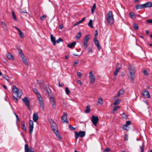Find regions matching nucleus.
Wrapping results in <instances>:
<instances>
[{
  "instance_id": "nucleus-1",
  "label": "nucleus",
  "mask_w": 152,
  "mask_h": 152,
  "mask_svg": "<svg viewBox=\"0 0 152 152\" xmlns=\"http://www.w3.org/2000/svg\"><path fill=\"white\" fill-rule=\"evenodd\" d=\"M106 20L110 25H112L113 23L114 19L111 11H110L107 13L106 15Z\"/></svg>"
},
{
  "instance_id": "nucleus-2",
  "label": "nucleus",
  "mask_w": 152,
  "mask_h": 152,
  "mask_svg": "<svg viewBox=\"0 0 152 152\" xmlns=\"http://www.w3.org/2000/svg\"><path fill=\"white\" fill-rule=\"evenodd\" d=\"M50 126L52 130L56 134L57 137L59 139H61L62 137L60 136V133L57 129V126L56 124L55 123L51 125Z\"/></svg>"
},
{
  "instance_id": "nucleus-3",
  "label": "nucleus",
  "mask_w": 152,
  "mask_h": 152,
  "mask_svg": "<svg viewBox=\"0 0 152 152\" xmlns=\"http://www.w3.org/2000/svg\"><path fill=\"white\" fill-rule=\"evenodd\" d=\"M12 91L17 97L20 98L22 94V92L21 90L18 89L15 86H13L12 88Z\"/></svg>"
},
{
  "instance_id": "nucleus-4",
  "label": "nucleus",
  "mask_w": 152,
  "mask_h": 152,
  "mask_svg": "<svg viewBox=\"0 0 152 152\" xmlns=\"http://www.w3.org/2000/svg\"><path fill=\"white\" fill-rule=\"evenodd\" d=\"M75 138L77 140L79 137H84L86 135V132L85 131H80L79 133L75 132Z\"/></svg>"
},
{
  "instance_id": "nucleus-5",
  "label": "nucleus",
  "mask_w": 152,
  "mask_h": 152,
  "mask_svg": "<svg viewBox=\"0 0 152 152\" xmlns=\"http://www.w3.org/2000/svg\"><path fill=\"white\" fill-rule=\"evenodd\" d=\"M37 98L40 107L42 108V110H44V105L43 99L41 96L40 95H38Z\"/></svg>"
},
{
  "instance_id": "nucleus-6",
  "label": "nucleus",
  "mask_w": 152,
  "mask_h": 152,
  "mask_svg": "<svg viewBox=\"0 0 152 152\" xmlns=\"http://www.w3.org/2000/svg\"><path fill=\"white\" fill-rule=\"evenodd\" d=\"M99 121V118L97 116H95L94 115H92L91 121L94 126H96L97 125Z\"/></svg>"
},
{
  "instance_id": "nucleus-7",
  "label": "nucleus",
  "mask_w": 152,
  "mask_h": 152,
  "mask_svg": "<svg viewBox=\"0 0 152 152\" xmlns=\"http://www.w3.org/2000/svg\"><path fill=\"white\" fill-rule=\"evenodd\" d=\"M89 39V35H86L84 39L83 48L84 49H86L88 46V43Z\"/></svg>"
},
{
  "instance_id": "nucleus-8",
  "label": "nucleus",
  "mask_w": 152,
  "mask_h": 152,
  "mask_svg": "<svg viewBox=\"0 0 152 152\" xmlns=\"http://www.w3.org/2000/svg\"><path fill=\"white\" fill-rule=\"evenodd\" d=\"M29 132L30 134H31L33 132V129H34V122L32 120H30L29 121Z\"/></svg>"
},
{
  "instance_id": "nucleus-9",
  "label": "nucleus",
  "mask_w": 152,
  "mask_h": 152,
  "mask_svg": "<svg viewBox=\"0 0 152 152\" xmlns=\"http://www.w3.org/2000/svg\"><path fill=\"white\" fill-rule=\"evenodd\" d=\"M89 77L90 79V82L92 83H94L95 80V77L91 71L89 73Z\"/></svg>"
},
{
  "instance_id": "nucleus-10",
  "label": "nucleus",
  "mask_w": 152,
  "mask_h": 152,
  "mask_svg": "<svg viewBox=\"0 0 152 152\" xmlns=\"http://www.w3.org/2000/svg\"><path fill=\"white\" fill-rule=\"evenodd\" d=\"M22 101L25 104L28 108L30 109V102L28 97H25L22 99Z\"/></svg>"
},
{
  "instance_id": "nucleus-11",
  "label": "nucleus",
  "mask_w": 152,
  "mask_h": 152,
  "mask_svg": "<svg viewBox=\"0 0 152 152\" xmlns=\"http://www.w3.org/2000/svg\"><path fill=\"white\" fill-rule=\"evenodd\" d=\"M96 38V37H95L94 39V42L95 45L97 46L98 50H99L101 49V47L98 41V40Z\"/></svg>"
},
{
  "instance_id": "nucleus-12",
  "label": "nucleus",
  "mask_w": 152,
  "mask_h": 152,
  "mask_svg": "<svg viewBox=\"0 0 152 152\" xmlns=\"http://www.w3.org/2000/svg\"><path fill=\"white\" fill-rule=\"evenodd\" d=\"M61 119L63 123L66 122L67 123H69V121H67L66 114H64L62 115L61 117Z\"/></svg>"
},
{
  "instance_id": "nucleus-13",
  "label": "nucleus",
  "mask_w": 152,
  "mask_h": 152,
  "mask_svg": "<svg viewBox=\"0 0 152 152\" xmlns=\"http://www.w3.org/2000/svg\"><path fill=\"white\" fill-rule=\"evenodd\" d=\"M142 95L147 98H150V95L149 92L145 90H144V92Z\"/></svg>"
},
{
  "instance_id": "nucleus-14",
  "label": "nucleus",
  "mask_w": 152,
  "mask_h": 152,
  "mask_svg": "<svg viewBox=\"0 0 152 152\" xmlns=\"http://www.w3.org/2000/svg\"><path fill=\"white\" fill-rule=\"evenodd\" d=\"M143 4L144 8L150 7H152V3L151 2H148Z\"/></svg>"
},
{
  "instance_id": "nucleus-15",
  "label": "nucleus",
  "mask_w": 152,
  "mask_h": 152,
  "mask_svg": "<svg viewBox=\"0 0 152 152\" xmlns=\"http://www.w3.org/2000/svg\"><path fill=\"white\" fill-rule=\"evenodd\" d=\"M76 44V42H73L71 43L68 44L67 45V47L71 49H73L74 48Z\"/></svg>"
},
{
  "instance_id": "nucleus-16",
  "label": "nucleus",
  "mask_w": 152,
  "mask_h": 152,
  "mask_svg": "<svg viewBox=\"0 0 152 152\" xmlns=\"http://www.w3.org/2000/svg\"><path fill=\"white\" fill-rule=\"evenodd\" d=\"M135 7L137 10L144 8V4H138L136 5Z\"/></svg>"
},
{
  "instance_id": "nucleus-17",
  "label": "nucleus",
  "mask_w": 152,
  "mask_h": 152,
  "mask_svg": "<svg viewBox=\"0 0 152 152\" xmlns=\"http://www.w3.org/2000/svg\"><path fill=\"white\" fill-rule=\"evenodd\" d=\"M50 39L52 42L53 43V45L54 46L56 45V38L52 34H50Z\"/></svg>"
},
{
  "instance_id": "nucleus-18",
  "label": "nucleus",
  "mask_w": 152,
  "mask_h": 152,
  "mask_svg": "<svg viewBox=\"0 0 152 152\" xmlns=\"http://www.w3.org/2000/svg\"><path fill=\"white\" fill-rule=\"evenodd\" d=\"M128 68L129 72H135V67L134 66H133L129 65L128 67Z\"/></svg>"
},
{
  "instance_id": "nucleus-19",
  "label": "nucleus",
  "mask_w": 152,
  "mask_h": 152,
  "mask_svg": "<svg viewBox=\"0 0 152 152\" xmlns=\"http://www.w3.org/2000/svg\"><path fill=\"white\" fill-rule=\"evenodd\" d=\"M22 58V60L23 62L27 65H28V64L26 58L25 57V56L24 55L23 56H22L20 57Z\"/></svg>"
},
{
  "instance_id": "nucleus-20",
  "label": "nucleus",
  "mask_w": 152,
  "mask_h": 152,
  "mask_svg": "<svg viewBox=\"0 0 152 152\" xmlns=\"http://www.w3.org/2000/svg\"><path fill=\"white\" fill-rule=\"evenodd\" d=\"M38 114L36 113H34L33 115V120L35 122H36L38 120Z\"/></svg>"
},
{
  "instance_id": "nucleus-21",
  "label": "nucleus",
  "mask_w": 152,
  "mask_h": 152,
  "mask_svg": "<svg viewBox=\"0 0 152 152\" xmlns=\"http://www.w3.org/2000/svg\"><path fill=\"white\" fill-rule=\"evenodd\" d=\"M131 79L130 80L132 82L133 81V79L135 77V72H129Z\"/></svg>"
},
{
  "instance_id": "nucleus-22",
  "label": "nucleus",
  "mask_w": 152,
  "mask_h": 152,
  "mask_svg": "<svg viewBox=\"0 0 152 152\" xmlns=\"http://www.w3.org/2000/svg\"><path fill=\"white\" fill-rule=\"evenodd\" d=\"M131 122L130 121H126V124H125V125H123V127H122V128L124 130H127V129L126 128H124V127L125 126V127H127L128 126V125H129L130 124H131Z\"/></svg>"
},
{
  "instance_id": "nucleus-23",
  "label": "nucleus",
  "mask_w": 152,
  "mask_h": 152,
  "mask_svg": "<svg viewBox=\"0 0 152 152\" xmlns=\"http://www.w3.org/2000/svg\"><path fill=\"white\" fill-rule=\"evenodd\" d=\"M1 26L4 29L5 31L7 30V26L6 23L3 22H2L1 23Z\"/></svg>"
},
{
  "instance_id": "nucleus-24",
  "label": "nucleus",
  "mask_w": 152,
  "mask_h": 152,
  "mask_svg": "<svg viewBox=\"0 0 152 152\" xmlns=\"http://www.w3.org/2000/svg\"><path fill=\"white\" fill-rule=\"evenodd\" d=\"M7 58L10 59L12 60L13 59V56L10 53H8L6 54Z\"/></svg>"
},
{
  "instance_id": "nucleus-25",
  "label": "nucleus",
  "mask_w": 152,
  "mask_h": 152,
  "mask_svg": "<svg viewBox=\"0 0 152 152\" xmlns=\"http://www.w3.org/2000/svg\"><path fill=\"white\" fill-rule=\"evenodd\" d=\"M21 126H22V129L24 131H26V128L25 126V123L24 121H23L22 122H21Z\"/></svg>"
},
{
  "instance_id": "nucleus-26",
  "label": "nucleus",
  "mask_w": 152,
  "mask_h": 152,
  "mask_svg": "<svg viewBox=\"0 0 152 152\" xmlns=\"http://www.w3.org/2000/svg\"><path fill=\"white\" fill-rule=\"evenodd\" d=\"M3 78L8 82L10 80V79L8 76L6 75L5 74H3L2 75Z\"/></svg>"
},
{
  "instance_id": "nucleus-27",
  "label": "nucleus",
  "mask_w": 152,
  "mask_h": 152,
  "mask_svg": "<svg viewBox=\"0 0 152 152\" xmlns=\"http://www.w3.org/2000/svg\"><path fill=\"white\" fill-rule=\"evenodd\" d=\"M129 16L132 19H135L136 18V16L133 12H132L129 13Z\"/></svg>"
},
{
  "instance_id": "nucleus-28",
  "label": "nucleus",
  "mask_w": 152,
  "mask_h": 152,
  "mask_svg": "<svg viewBox=\"0 0 152 152\" xmlns=\"http://www.w3.org/2000/svg\"><path fill=\"white\" fill-rule=\"evenodd\" d=\"M96 8V5L95 3H94L92 6V8L91 10V12L92 14H94V10H95Z\"/></svg>"
},
{
  "instance_id": "nucleus-29",
  "label": "nucleus",
  "mask_w": 152,
  "mask_h": 152,
  "mask_svg": "<svg viewBox=\"0 0 152 152\" xmlns=\"http://www.w3.org/2000/svg\"><path fill=\"white\" fill-rule=\"evenodd\" d=\"M18 50L19 53L20 55V57L22 56H23L24 55L22 52V50L19 48H18Z\"/></svg>"
},
{
  "instance_id": "nucleus-30",
  "label": "nucleus",
  "mask_w": 152,
  "mask_h": 152,
  "mask_svg": "<svg viewBox=\"0 0 152 152\" xmlns=\"http://www.w3.org/2000/svg\"><path fill=\"white\" fill-rule=\"evenodd\" d=\"M124 93V90L123 89H121L118 92V96H119L123 94Z\"/></svg>"
},
{
  "instance_id": "nucleus-31",
  "label": "nucleus",
  "mask_w": 152,
  "mask_h": 152,
  "mask_svg": "<svg viewBox=\"0 0 152 152\" xmlns=\"http://www.w3.org/2000/svg\"><path fill=\"white\" fill-rule=\"evenodd\" d=\"M93 21L91 19L90 20L89 22L88 23V26L91 28H93V26L92 25Z\"/></svg>"
},
{
  "instance_id": "nucleus-32",
  "label": "nucleus",
  "mask_w": 152,
  "mask_h": 152,
  "mask_svg": "<svg viewBox=\"0 0 152 152\" xmlns=\"http://www.w3.org/2000/svg\"><path fill=\"white\" fill-rule=\"evenodd\" d=\"M90 107L89 105L86 106V109L85 110V112L86 113H88L90 112Z\"/></svg>"
},
{
  "instance_id": "nucleus-33",
  "label": "nucleus",
  "mask_w": 152,
  "mask_h": 152,
  "mask_svg": "<svg viewBox=\"0 0 152 152\" xmlns=\"http://www.w3.org/2000/svg\"><path fill=\"white\" fill-rule=\"evenodd\" d=\"M29 148L27 144H26L25 146V151L26 152H29Z\"/></svg>"
},
{
  "instance_id": "nucleus-34",
  "label": "nucleus",
  "mask_w": 152,
  "mask_h": 152,
  "mask_svg": "<svg viewBox=\"0 0 152 152\" xmlns=\"http://www.w3.org/2000/svg\"><path fill=\"white\" fill-rule=\"evenodd\" d=\"M50 103L51 104L56 103V102L55 101V99L54 98H53L52 96H50Z\"/></svg>"
},
{
  "instance_id": "nucleus-35",
  "label": "nucleus",
  "mask_w": 152,
  "mask_h": 152,
  "mask_svg": "<svg viewBox=\"0 0 152 152\" xmlns=\"http://www.w3.org/2000/svg\"><path fill=\"white\" fill-rule=\"evenodd\" d=\"M19 34L20 37L22 38H23L24 37V34L23 33L20 31L19 30Z\"/></svg>"
},
{
  "instance_id": "nucleus-36",
  "label": "nucleus",
  "mask_w": 152,
  "mask_h": 152,
  "mask_svg": "<svg viewBox=\"0 0 152 152\" xmlns=\"http://www.w3.org/2000/svg\"><path fill=\"white\" fill-rule=\"evenodd\" d=\"M98 102L99 104H102L103 103V101L102 100V98H100L98 100Z\"/></svg>"
},
{
  "instance_id": "nucleus-37",
  "label": "nucleus",
  "mask_w": 152,
  "mask_h": 152,
  "mask_svg": "<svg viewBox=\"0 0 152 152\" xmlns=\"http://www.w3.org/2000/svg\"><path fill=\"white\" fill-rule=\"evenodd\" d=\"M33 91L34 92V93H35L37 95V96L38 95H40L39 92L38 91L36 88H33Z\"/></svg>"
},
{
  "instance_id": "nucleus-38",
  "label": "nucleus",
  "mask_w": 152,
  "mask_h": 152,
  "mask_svg": "<svg viewBox=\"0 0 152 152\" xmlns=\"http://www.w3.org/2000/svg\"><path fill=\"white\" fill-rule=\"evenodd\" d=\"M81 32H79L78 33L77 35L76 38L77 39H79L81 37Z\"/></svg>"
},
{
  "instance_id": "nucleus-39",
  "label": "nucleus",
  "mask_w": 152,
  "mask_h": 152,
  "mask_svg": "<svg viewBox=\"0 0 152 152\" xmlns=\"http://www.w3.org/2000/svg\"><path fill=\"white\" fill-rule=\"evenodd\" d=\"M12 16L14 19L15 20H17V18L14 12L13 11H12Z\"/></svg>"
},
{
  "instance_id": "nucleus-40",
  "label": "nucleus",
  "mask_w": 152,
  "mask_h": 152,
  "mask_svg": "<svg viewBox=\"0 0 152 152\" xmlns=\"http://www.w3.org/2000/svg\"><path fill=\"white\" fill-rule=\"evenodd\" d=\"M133 27L134 28L135 30H137L138 29V26L137 24L136 23H134L133 25Z\"/></svg>"
},
{
  "instance_id": "nucleus-41",
  "label": "nucleus",
  "mask_w": 152,
  "mask_h": 152,
  "mask_svg": "<svg viewBox=\"0 0 152 152\" xmlns=\"http://www.w3.org/2000/svg\"><path fill=\"white\" fill-rule=\"evenodd\" d=\"M65 91L66 94L68 95L70 93V91L69 90L68 88L66 87L65 88Z\"/></svg>"
},
{
  "instance_id": "nucleus-42",
  "label": "nucleus",
  "mask_w": 152,
  "mask_h": 152,
  "mask_svg": "<svg viewBox=\"0 0 152 152\" xmlns=\"http://www.w3.org/2000/svg\"><path fill=\"white\" fill-rule=\"evenodd\" d=\"M120 102V100L118 99L115 101V102L113 103L114 105H116L119 104Z\"/></svg>"
},
{
  "instance_id": "nucleus-43",
  "label": "nucleus",
  "mask_w": 152,
  "mask_h": 152,
  "mask_svg": "<svg viewBox=\"0 0 152 152\" xmlns=\"http://www.w3.org/2000/svg\"><path fill=\"white\" fill-rule=\"evenodd\" d=\"M61 42H63V40L61 38H59L58 40L56 41V42L57 43H59Z\"/></svg>"
},
{
  "instance_id": "nucleus-44",
  "label": "nucleus",
  "mask_w": 152,
  "mask_h": 152,
  "mask_svg": "<svg viewBox=\"0 0 152 152\" xmlns=\"http://www.w3.org/2000/svg\"><path fill=\"white\" fill-rule=\"evenodd\" d=\"M119 108H120V107L119 106H115L113 110V112L112 113H113L115 111L117 110Z\"/></svg>"
},
{
  "instance_id": "nucleus-45",
  "label": "nucleus",
  "mask_w": 152,
  "mask_h": 152,
  "mask_svg": "<svg viewBox=\"0 0 152 152\" xmlns=\"http://www.w3.org/2000/svg\"><path fill=\"white\" fill-rule=\"evenodd\" d=\"M92 48L90 47H89L88 48V53H92Z\"/></svg>"
},
{
  "instance_id": "nucleus-46",
  "label": "nucleus",
  "mask_w": 152,
  "mask_h": 152,
  "mask_svg": "<svg viewBox=\"0 0 152 152\" xmlns=\"http://www.w3.org/2000/svg\"><path fill=\"white\" fill-rule=\"evenodd\" d=\"M144 143L143 142L142 145L140 146L141 150H144Z\"/></svg>"
},
{
  "instance_id": "nucleus-47",
  "label": "nucleus",
  "mask_w": 152,
  "mask_h": 152,
  "mask_svg": "<svg viewBox=\"0 0 152 152\" xmlns=\"http://www.w3.org/2000/svg\"><path fill=\"white\" fill-rule=\"evenodd\" d=\"M117 69L119 68V69H120L121 68V65L120 64L118 63L117 65Z\"/></svg>"
},
{
  "instance_id": "nucleus-48",
  "label": "nucleus",
  "mask_w": 152,
  "mask_h": 152,
  "mask_svg": "<svg viewBox=\"0 0 152 152\" xmlns=\"http://www.w3.org/2000/svg\"><path fill=\"white\" fill-rule=\"evenodd\" d=\"M20 13H27L28 14V12H26V11L25 10L20 9Z\"/></svg>"
},
{
  "instance_id": "nucleus-49",
  "label": "nucleus",
  "mask_w": 152,
  "mask_h": 152,
  "mask_svg": "<svg viewBox=\"0 0 152 152\" xmlns=\"http://www.w3.org/2000/svg\"><path fill=\"white\" fill-rule=\"evenodd\" d=\"M120 69H119V68L118 69H117L116 68V69L114 73V75H115V76H117V74L118 73V72L119 71V70Z\"/></svg>"
},
{
  "instance_id": "nucleus-50",
  "label": "nucleus",
  "mask_w": 152,
  "mask_h": 152,
  "mask_svg": "<svg viewBox=\"0 0 152 152\" xmlns=\"http://www.w3.org/2000/svg\"><path fill=\"white\" fill-rule=\"evenodd\" d=\"M47 16L46 15H44L41 17V19L42 20H43Z\"/></svg>"
},
{
  "instance_id": "nucleus-51",
  "label": "nucleus",
  "mask_w": 152,
  "mask_h": 152,
  "mask_svg": "<svg viewBox=\"0 0 152 152\" xmlns=\"http://www.w3.org/2000/svg\"><path fill=\"white\" fill-rule=\"evenodd\" d=\"M49 123L50 124V125L53 124H54L55 123L53 121L52 119H50L49 120Z\"/></svg>"
},
{
  "instance_id": "nucleus-52",
  "label": "nucleus",
  "mask_w": 152,
  "mask_h": 152,
  "mask_svg": "<svg viewBox=\"0 0 152 152\" xmlns=\"http://www.w3.org/2000/svg\"><path fill=\"white\" fill-rule=\"evenodd\" d=\"M110 151V148H107L105 149L104 150V151L105 152H109Z\"/></svg>"
},
{
  "instance_id": "nucleus-53",
  "label": "nucleus",
  "mask_w": 152,
  "mask_h": 152,
  "mask_svg": "<svg viewBox=\"0 0 152 152\" xmlns=\"http://www.w3.org/2000/svg\"><path fill=\"white\" fill-rule=\"evenodd\" d=\"M13 99L15 100V102L16 103L18 102V99L15 96H13Z\"/></svg>"
},
{
  "instance_id": "nucleus-54",
  "label": "nucleus",
  "mask_w": 152,
  "mask_h": 152,
  "mask_svg": "<svg viewBox=\"0 0 152 152\" xmlns=\"http://www.w3.org/2000/svg\"><path fill=\"white\" fill-rule=\"evenodd\" d=\"M69 126L70 129L72 130H74L75 129V128L73 127L70 124L69 125Z\"/></svg>"
},
{
  "instance_id": "nucleus-55",
  "label": "nucleus",
  "mask_w": 152,
  "mask_h": 152,
  "mask_svg": "<svg viewBox=\"0 0 152 152\" xmlns=\"http://www.w3.org/2000/svg\"><path fill=\"white\" fill-rule=\"evenodd\" d=\"M128 140V136L127 134H126L124 137V140L125 141H127Z\"/></svg>"
},
{
  "instance_id": "nucleus-56",
  "label": "nucleus",
  "mask_w": 152,
  "mask_h": 152,
  "mask_svg": "<svg viewBox=\"0 0 152 152\" xmlns=\"http://www.w3.org/2000/svg\"><path fill=\"white\" fill-rule=\"evenodd\" d=\"M77 75L79 77H81L82 76V75L81 73L79 72H78L77 73Z\"/></svg>"
},
{
  "instance_id": "nucleus-57",
  "label": "nucleus",
  "mask_w": 152,
  "mask_h": 152,
  "mask_svg": "<svg viewBox=\"0 0 152 152\" xmlns=\"http://www.w3.org/2000/svg\"><path fill=\"white\" fill-rule=\"evenodd\" d=\"M29 152H34V150L32 148H29Z\"/></svg>"
},
{
  "instance_id": "nucleus-58",
  "label": "nucleus",
  "mask_w": 152,
  "mask_h": 152,
  "mask_svg": "<svg viewBox=\"0 0 152 152\" xmlns=\"http://www.w3.org/2000/svg\"><path fill=\"white\" fill-rule=\"evenodd\" d=\"M56 103H53L51 104L52 106V107L54 109H55L56 108Z\"/></svg>"
},
{
  "instance_id": "nucleus-59",
  "label": "nucleus",
  "mask_w": 152,
  "mask_h": 152,
  "mask_svg": "<svg viewBox=\"0 0 152 152\" xmlns=\"http://www.w3.org/2000/svg\"><path fill=\"white\" fill-rule=\"evenodd\" d=\"M147 22L149 23H152V20H147Z\"/></svg>"
},
{
  "instance_id": "nucleus-60",
  "label": "nucleus",
  "mask_w": 152,
  "mask_h": 152,
  "mask_svg": "<svg viewBox=\"0 0 152 152\" xmlns=\"http://www.w3.org/2000/svg\"><path fill=\"white\" fill-rule=\"evenodd\" d=\"M143 73L145 75H148V72L146 70L144 71Z\"/></svg>"
},
{
  "instance_id": "nucleus-61",
  "label": "nucleus",
  "mask_w": 152,
  "mask_h": 152,
  "mask_svg": "<svg viewBox=\"0 0 152 152\" xmlns=\"http://www.w3.org/2000/svg\"><path fill=\"white\" fill-rule=\"evenodd\" d=\"M122 114L125 116H123V118H124L127 119V116L125 114V113H123Z\"/></svg>"
},
{
  "instance_id": "nucleus-62",
  "label": "nucleus",
  "mask_w": 152,
  "mask_h": 152,
  "mask_svg": "<svg viewBox=\"0 0 152 152\" xmlns=\"http://www.w3.org/2000/svg\"><path fill=\"white\" fill-rule=\"evenodd\" d=\"M79 63V61L78 60H76L75 62H74V64H77Z\"/></svg>"
},
{
  "instance_id": "nucleus-63",
  "label": "nucleus",
  "mask_w": 152,
  "mask_h": 152,
  "mask_svg": "<svg viewBox=\"0 0 152 152\" xmlns=\"http://www.w3.org/2000/svg\"><path fill=\"white\" fill-rule=\"evenodd\" d=\"M77 83H78L79 84H80V85H82V82H81V80H78L77 81Z\"/></svg>"
},
{
  "instance_id": "nucleus-64",
  "label": "nucleus",
  "mask_w": 152,
  "mask_h": 152,
  "mask_svg": "<svg viewBox=\"0 0 152 152\" xmlns=\"http://www.w3.org/2000/svg\"><path fill=\"white\" fill-rule=\"evenodd\" d=\"M2 86H3V88L5 89H7V87L5 86V85H2Z\"/></svg>"
}]
</instances>
